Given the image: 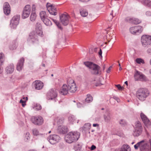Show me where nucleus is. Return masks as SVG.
<instances>
[{
	"instance_id": "obj_1",
	"label": "nucleus",
	"mask_w": 151,
	"mask_h": 151,
	"mask_svg": "<svg viewBox=\"0 0 151 151\" xmlns=\"http://www.w3.org/2000/svg\"><path fill=\"white\" fill-rule=\"evenodd\" d=\"M80 136V134L78 132H70L66 135L65 139L67 142L71 143L77 141Z\"/></svg>"
},
{
	"instance_id": "obj_2",
	"label": "nucleus",
	"mask_w": 151,
	"mask_h": 151,
	"mask_svg": "<svg viewBox=\"0 0 151 151\" xmlns=\"http://www.w3.org/2000/svg\"><path fill=\"white\" fill-rule=\"evenodd\" d=\"M84 64L91 70V73L94 75L101 74L100 67L98 65L90 62H86L84 63Z\"/></svg>"
},
{
	"instance_id": "obj_3",
	"label": "nucleus",
	"mask_w": 151,
	"mask_h": 151,
	"mask_svg": "<svg viewBox=\"0 0 151 151\" xmlns=\"http://www.w3.org/2000/svg\"><path fill=\"white\" fill-rule=\"evenodd\" d=\"M149 92L148 90L145 88L138 89L136 93V97L139 100L143 101L149 96Z\"/></svg>"
},
{
	"instance_id": "obj_4",
	"label": "nucleus",
	"mask_w": 151,
	"mask_h": 151,
	"mask_svg": "<svg viewBox=\"0 0 151 151\" xmlns=\"http://www.w3.org/2000/svg\"><path fill=\"white\" fill-rule=\"evenodd\" d=\"M27 41L29 43L34 45H37L39 43L37 35L35 32H32L29 35L27 39Z\"/></svg>"
},
{
	"instance_id": "obj_5",
	"label": "nucleus",
	"mask_w": 151,
	"mask_h": 151,
	"mask_svg": "<svg viewBox=\"0 0 151 151\" xmlns=\"http://www.w3.org/2000/svg\"><path fill=\"white\" fill-rule=\"evenodd\" d=\"M67 86L69 91L71 93H74L77 90L76 86L74 80L71 78H69L67 81Z\"/></svg>"
},
{
	"instance_id": "obj_6",
	"label": "nucleus",
	"mask_w": 151,
	"mask_h": 151,
	"mask_svg": "<svg viewBox=\"0 0 151 151\" xmlns=\"http://www.w3.org/2000/svg\"><path fill=\"white\" fill-rule=\"evenodd\" d=\"M133 135L135 136H138L141 133L142 128L141 123L137 121L135 123Z\"/></svg>"
},
{
	"instance_id": "obj_7",
	"label": "nucleus",
	"mask_w": 151,
	"mask_h": 151,
	"mask_svg": "<svg viewBox=\"0 0 151 151\" xmlns=\"http://www.w3.org/2000/svg\"><path fill=\"white\" fill-rule=\"evenodd\" d=\"M141 42L144 47L150 45L151 44V36L148 35H143L141 38Z\"/></svg>"
},
{
	"instance_id": "obj_8",
	"label": "nucleus",
	"mask_w": 151,
	"mask_h": 151,
	"mask_svg": "<svg viewBox=\"0 0 151 151\" xmlns=\"http://www.w3.org/2000/svg\"><path fill=\"white\" fill-rule=\"evenodd\" d=\"M143 28L140 26H137L130 27L129 31L130 33L133 35H137L141 33L143 31Z\"/></svg>"
},
{
	"instance_id": "obj_9",
	"label": "nucleus",
	"mask_w": 151,
	"mask_h": 151,
	"mask_svg": "<svg viewBox=\"0 0 151 151\" xmlns=\"http://www.w3.org/2000/svg\"><path fill=\"white\" fill-rule=\"evenodd\" d=\"M20 15H17L14 16L10 21V26L11 28L14 29L16 28L19 23Z\"/></svg>"
},
{
	"instance_id": "obj_10",
	"label": "nucleus",
	"mask_w": 151,
	"mask_h": 151,
	"mask_svg": "<svg viewBox=\"0 0 151 151\" xmlns=\"http://www.w3.org/2000/svg\"><path fill=\"white\" fill-rule=\"evenodd\" d=\"M31 121L34 124L38 125H41L43 123V119L40 116L32 117Z\"/></svg>"
},
{
	"instance_id": "obj_11",
	"label": "nucleus",
	"mask_w": 151,
	"mask_h": 151,
	"mask_svg": "<svg viewBox=\"0 0 151 151\" xmlns=\"http://www.w3.org/2000/svg\"><path fill=\"white\" fill-rule=\"evenodd\" d=\"M31 7L29 5H27L24 8L22 14L23 19H25L28 17L30 13Z\"/></svg>"
},
{
	"instance_id": "obj_12",
	"label": "nucleus",
	"mask_w": 151,
	"mask_h": 151,
	"mask_svg": "<svg viewBox=\"0 0 151 151\" xmlns=\"http://www.w3.org/2000/svg\"><path fill=\"white\" fill-rule=\"evenodd\" d=\"M69 17V16L67 14H63L60 16V22L65 26L68 24Z\"/></svg>"
},
{
	"instance_id": "obj_13",
	"label": "nucleus",
	"mask_w": 151,
	"mask_h": 151,
	"mask_svg": "<svg viewBox=\"0 0 151 151\" xmlns=\"http://www.w3.org/2000/svg\"><path fill=\"white\" fill-rule=\"evenodd\" d=\"M49 142L52 144H54L58 142L60 140V137L56 134L50 135L47 138Z\"/></svg>"
},
{
	"instance_id": "obj_14",
	"label": "nucleus",
	"mask_w": 151,
	"mask_h": 151,
	"mask_svg": "<svg viewBox=\"0 0 151 151\" xmlns=\"http://www.w3.org/2000/svg\"><path fill=\"white\" fill-rule=\"evenodd\" d=\"M57 96V92L55 89H51L47 93V98L49 99H52L55 98Z\"/></svg>"
},
{
	"instance_id": "obj_15",
	"label": "nucleus",
	"mask_w": 151,
	"mask_h": 151,
	"mask_svg": "<svg viewBox=\"0 0 151 151\" xmlns=\"http://www.w3.org/2000/svg\"><path fill=\"white\" fill-rule=\"evenodd\" d=\"M68 131L67 127L64 126H60L58 128V132L60 134H65Z\"/></svg>"
},
{
	"instance_id": "obj_16",
	"label": "nucleus",
	"mask_w": 151,
	"mask_h": 151,
	"mask_svg": "<svg viewBox=\"0 0 151 151\" xmlns=\"http://www.w3.org/2000/svg\"><path fill=\"white\" fill-rule=\"evenodd\" d=\"M24 61V59L23 58H22L19 59L17 65V70L20 71L22 70L23 67Z\"/></svg>"
},
{
	"instance_id": "obj_17",
	"label": "nucleus",
	"mask_w": 151,
	"mask_h": 151,
	"mask_svg": "<svg viewBox=\"0 0 151 151\" xmlns=\"http://www.w3.org/2000/svg\"><path fill=\"white\" fill-rule=\"evenodd\" d=\"M34 86L37 90L42 89L43 86V83L40 81H36L33 82Z\"/></svg>"
},
{
	"instance_id": "obj_18",
	"label": "nucleus",
	"mask_w": 151,
	"mask_h": 151,
	"mask_svg": "<svg viewBox=\"0 0 151 151\" xmlns=\"http://www.w3.org/2000/svg\"><path fill=\"white\" fill-rule=\"evenodd\" d=\"M69 91L67 85L64 84L60 91V93L63 95L67 94Z\"/></svg>"
},
{
	"instance_id": "obj_19",
	"label": "nucleus",
	"mask_w": 151,
	"mask_h": 151,
	"mask_svg": "<svg viewBox=\"0 0 151 151\" xmlns=\"http://www.w3.org/2000/svg\"><path fill=\"white\" fill-rule=\"evenodd\" d=\"M140 116L142 120L145 125L149 124L150 123L149 119L143 113H141Z\"/></svg>"
},
{
	"instance_id": "obj_20",
	"label": "nucleus",
	"mask_w": 151,
	"mask_h": 151,
	"mask_svg": "<svg viewBox=\"0 0 151 151\" xmlns=\"http://www.w3.org/2000/svg\"><path fill=\"white\" fill-rule=\"evenodd\" d=\"M140 151H149V149L145 141L143 140V142L140 149Z\"/></svg>"
},
{
	"instance_id": "obj_21",
	"label": "nucleus",
	"mask_w": 151,
	"mask_h": 151,
	"mask_svg": "<svg viewBox=\"0 0 151 151\" xmlns=\"http://www.w3.org/2000/svg\"><path fill=\"white\" fill-rule=\"evenodd\" d=\"M14 70V66L13 64L9 65L6 68V72L8 73H12Z\"/></svg>"
},
{
	"instance_id": "obj_22",
	"label": "nucleus",
	"mask_w": 151,
	"mask_h": 151,
	"mask_svg": "<svg viewBox=\"0 0 151 151\" xmlns=\"http://www.w3.org/2000/svg\"><path fill=\"white\" fill-rule=\"evenodd\" d=\"M104 117L105 121L107 122H109L110 121L111 118L110 112L107 111L105 114L104 115Z\"/></svg>"
},
{
	"instance_id": "obj_23",
	"label": "nucleus",
	"mask_w": 151,
	"mask_h": 151,
	"mask_svg": "<svg viewBox=\"0 0 151 151\" xmlns=\"http://www.w3.org/2000/svg\"><path fill=\"white\" fill-rule=\"evenodd\" d=\"M40 16L41 19L42 21L43 20L47 18V15L46 12L45 11H42L40 13Z\"/></svg>"
},
{
	"instance_id": "obj_24",
	"label": "nucleus",
	"mask_w": 151,
	"mask_h": 151,
	"mask_svg": "<svg viewBox=\"0 0 151 151\" xmlns=\"http://www.w3.org/2000/svg\"><path fill=\"white\" fill-rule=\"evenodd\" d=\"M48 11L49 13L51 14L54 15H56L57 14V9L56 8L55 6L49 9Z\"/></svg>"
},
{
	"instance_id": "obj_25",
	"label": "nucleus",
	"mask_w": 151,
	"mask_h": 151,
	"mask_svg": "<svg viewBox=\"0 0 151 151\" xmlns=\"http://www.w3.org/2000/svg\"><path fill=\"white\" fill-rule=\"evenodd\" d=\"M48 11L49 13L51 14L54 15H56L57 14V9L56 8L55 6L49 9Z\"/></svg>"
},
{
	"instance_id": "obj_26",
	"label": "nucleus",
	"mask_w": 151,
	"mask_h": 151,
	"mask_svg": "<svg viewBox=\"0 0 151 151\" xmlns=\"http://www.w3.org/2000/svg\"><path fill=\"white\" fill-rule=\"evenodd\" d=\"M80 12L81 15L83 17H86L88 14L87 11L83 8H81L80 9Z\"/></svg>"
},
{
	"instance_id": "obj_27",
	"label": "nucleus",
	"mask_w": 151,
	"mask_h": 151,
	"mask_svg": "<svg viewBox=\"0 0 151 151\" xmlns=\"http://www.w3.org/2000/svg\"><path fill=\"white\" fill-rule=\"evenodd\" d=\"M120 151H130V148L128 145L124 144L121 147Z\"/></svg>"
},
{
	"instance_id": "obj_28",
	"label": "nucleus",
	"mask_w": 151,
	"mask_h": 151,
	"mask_svg": "<svg viewBox=\"0 0 151 151\" xmlns=\"http://www.w3.org/2000/svg\"><path fill=\"white\" fill-rule=\"evenodd\" d=\"M143 142V140L138 142L136 145H134V148L135 149V150H138L139 148L140 150Z\"/></svg>"
},
{
	"instance_id": "obj_29",
	"label": "nucleus",
	"mask_w": 151,
	"mask_h": 151,
	"mask_svg": "<svg viewBox=\"0 0 151 151\" xmlns=\"http://www.w3.org/2000/svg\"><path fill=\"white\" fill-rule=\"evenodd\" d=\"M142 3L144 5L151 8V1L149 0H142Z\"/></svg>"
},
{
	"instance_id": "obj_30",
	"label": "nucleus",
	"mask_w": 151,
	"mask_h": 151,
	"mask_svg": "<svg viewBox=\"0 0 151 151\" xmlns=\"http://www.w3.org/2000/svg\"><path fill=\"white\" fill-rule=\"evenodd\" d=\"M36 16L37 15L35 12H32L30 17V20L32 22L34 21L36 19Z\"/></svg>"
},
{
	"instance_id": "obj_31",
	"label": "nucleus",
	"mask_w": 151,
	"mask_h": 151,
	"mask_svg": "<svg viewBox=\"0 0 151 151\" xmlns=\"http://www.w3.org/2000/svg\"><path fill=\"white\" fill-rule=\"evenodd\" d=\"M42 21L47 26H50L52 25L51 22L47 18L45 19Z\"/></svg>"
},
{
	"instance_id": "obj_32",
	"label": "nucleus",
	"mask_w": 151,
	"mask_h": 151,
	"mask_svg": "<svg viewBox=\"0 0 151 151\" xmlns=\"http://www.w3.org/2000/svg\"><path fill=\"white\" fill-rule=\"evenodd\" d=\"M93 100V98L92 96L89 94L87 95V98L85 99V102L87 103H89L91 102Z\"/></svg>"
},
{
	"instance_id": "obj_33",
	"label": "nucleus",
	"mask_w": 151,
	"mask_h": 151,
	"mask_svg": "<svg viewBox=\"0 0 151 151\" xmlns=\"http://www.w3.org/2000/svg\"><path fill=\"white\" fill-rule=\"evenodd\" d=\"M141 73L140 72H139L138 71H136V73H135L134 75V77L135 80H139Z\"/></svg>"
},
{
	"instance_id": "obj_34",
	"label": "nucleus",
	"mask_w": 151,
	"mask_h": 151,
	"mask_svg": "<svg viewBox=\"0 0 151 151\" xmlns=\"http://www.w3.org/2000/svg\"><path fill=\"white\" fill-rule=\"evenodd\" d=\"M4 55L2 52L0 53V65H2L4 61Z\"/></svg>"
},
{
	"instance_id": "obj_35",
	"label": "nucleus",
	"mask_w": 151,
	"mask_h": 151,
	"mask_svg": "<svg viewBox=\"0 0 151 151\" xmlns=\"http://www.w3.org/2000/svg\"><path fill=\"white\" fill-rule=\"evenodd\" d=\"M64 119L63 117H58L55 119V121L58 124L62 123L64 120Z\"/></svg>"
},
{
	"instance_id": "obj_36",
	"label": "nucleus",
	"mask_w": 151,
	"mask_h": 151,
	"mask_svg": "<svg viewBox=\"0 0 151 151\" xmlns=\"http://www.w3.org/2000/svg\"><path fill=\"white\" fill-rule=\"evenodd\" d=\"M49 18L51 19L53 21L59 28L62 29V28L61 27V24L57 20L50 17H49Z\"/></svg>"
},
{
	"instance_id": "obj_37",
	"label": "nucleus",
	"mask_w": 151,
	"mask_h": 151,
	"mask_svg": "<svg viewBox=\"0 0 151 151\" xmlns=\"http://www.w3.org/2000/svg\"><path fill=\"white\" fill-rule=\"evenodd\" d=\"M32 132L33 134L35 136H37L41 134L39 133L38 129H34L32 130Z\"/></svg>"
},
{
	"instance_id": "obj_38",
	"label": "nucleus",
	"mask_w": 151,
	"mask_h": 151,
	"mask_svg": "<svg viewBox=\"0 0 151 151\" xmlns=\"http://www.w3.org/2000/svg\"><path fill=\"white\" fill-rule=\"evenodd\" d=\"M17 46V43L16 42H14L12 45H11L9 47L10 49L12 50H14L16 49Z\"/></svg>"
},
{
	"instance_id": "obj_39",
	"label": "nucleus",
	"mask_w": 151,
	"mask_h": 151,
	"mask_svg": "<svg viewBox=\"0 0 151 151\" xmlns=\"http://www.w3.org/2000/svg\"><path fill=\"white\" fill-rule=\"evenodd\" d=\"M68 120L70 123H73L75 120V117L73 115H71L69 116Z\"/></svg>"
},
{
	"instance_id": "obj_40",
	"label": "nucleus",
	"mask_w": 151,
	"mask_h": 151,
	"mask_svg": "<svg viewBox=\"0 0 151 151\" xmlns=\"http://www.w3.org/2000/svg\"><path fill=\"white\" fill-rule=\"evenodd\" d=\"M4 13L6 15H9L10 12V8L6 9L5 6L4 7V9H3Z\"/></svg>"
},
{
	"instance_id": "obj_41",
	"label": "nucleus",
	"mask_w": 151,
	"mask_h": 151,
	"mask_svg": "<svg viewBox=\"0 0 151 151\" xmlns=\"http://www.w3.org/2000/svg\"><path fill=\"white\" fill-rule=\"evenodd\" d=\"M141 21L137 19L133 18L132 23L135 24H138L140 23Z\"/></svg>"
},
{
	"instance_id": "obj_42",
	"label": "nucleus",
	"mask_w": 151,
	"mask_h": 151,
	"mask_svg": "<svg viewBox=\"0 0 151 151\" xmlns=\"http://www.w3.org/2000/svg\"><path fill=\"white\" fill-rule=\"evenodd\" d=\"M91 127V124L88 123L85 124L83 126V128L85 129V130L89 129Z\"/></svg>"
},
{
	"instance_id": "obj_43",
	"label": "nucleus",
	"mask_w": 151,
	"mask_h": 151,
	"mask_svg": "<svg viewBox=\"0 0 151 151\" xmlns=\"http://www.w3.org/2000/svg\"><path fill=\"white\" fill-rule=\"evenodd\" d=\"M136 61L138 64H141V63L144 64L145 62L144 60L141 58H137L136 60Z\"/></svg>"
},
{
	"instance_id": "obj_44",
	"label": "nucleus",
	"mask_w": 151,
	"mask_h": 151,
	"mask_svg": "<svg viewBox=\"0 0 151 151\" xmlns=\"http://www.w3.org/2000/svg\"><path fill=\"white\" fill-rule=\"evenodd\" d=\"M81 147L79 144L74 146V149L76 151H80Z\"/></svg>"
},
{
	"instance_id": "obj_45",
	"label": "nucleus",
	"mask_w": 151,
	"mask_h": 151,
	"mask_svg": "<svg viewBox=\"0 0 151 151\" xmlns=\"http://www.w3.org/2000/svg\"><path fill=\"white\" fill-rule=\"evenodd\" d=\"M54 6H55L49 3H47L46 4V7L47 10Z\"/></svg>"
},
{
	"instance_id": "obj_46",
	"label": "nucleus",
	"mask_w": 151,
	"mask_h": 151,
	"mask_svg": "<svg viewBox=\"0 0 151 151\" xmlns=\"http://www.w3.org/2000/svg\"><path fill=\"white\" fill-rule=\"evenodd\" d=\"M145 79V75L143 74L142 73L140 75V77L139 79V80L141 81H143Z\"/></svg>"
},
{
	"instance_id": "obj_47",
	"label": "nucleus",
	"mask_w": 151,
	"mask_h": 151,
	"mask_svg": "<svg viewBox=\"0 0 151 151\" xmlns=\"http://www.w3.org/2000/svg\"><path fill=\"white\" fill-rule=\"evenodd\" d=\"M133 18H130V17H127L125 19L126 21L132 23Z\"/></svg>"
},
{
	"instance_id": "obj_48",
	"label": "nucleus",
	"mask_w": 151,
	"mask_h": 151,
	"mask_svg": "<svg viewBox=\"0 0 151 151\" xmlns=\"http://www.w3.org/2000/svg\"><path fill=\"white\" fill-rule=\"evenodd\" d=\"M5 6L6 9L10 8V5L7 2H5L4 3L3 5V9H4V7Z\"/></svg>"
},
{
	"instance_id": "obj_49",
	"label": "nucleus",
	"mask_w": 151,
	"mask_h": 151,
	"mask_svg": "<svg viewBox=\"0 0 151 151\" xmlns=\"http://www.w3.org/2000/svg\"><path fill=\"white\" fill-rule=\"evenodd\" d=\"M120 124L122 126H124L126 124L125 121L123 119H121L119 122Z\"/></svg>"
},
{
	"instance_id": "obj_50",
	"label": "nucleus",
	"mask_w": 151,
	"mask_h": 151,
	"mask_svg": "<svg viewBox=\"0 0 151 151\" xmlns=\"http://www.w3.org/2000/svg\"><path fill=\"white\" fill-rule=\"evenodd\" d=\"M115 86L119 90H122L124 88L123 87L121 86L119 84L115 85Z\"/></svg>"
},
{
	"instance_id": "obj_51",
	"label": "nucleus",
	"mask_w": 151,
	"mask_h": 151,
	"mask_svg": "<svg viewBox=\"0 0 151 151\" xmlns=\"http://www.w3.org/2000/svg\"><path fill=\"white\" fill-rule=\"evenodd\" d=\"M25 102V100H22V99H21L20 100V102L22 104V105L23 106V107H24V106L26 105Z\"/></svg>"
},
{
	"instance_id": "obj_52",
	"label": "nucleus",
	"mask_w": 151,
	"mask_h": 151,
	"mask_svg": "<svg viewBox=\"0 0 151 151\" xmlns=\"http://www.w3.org/2000/svg\"><path fill=\"white\" fill-rule=\"evenodd\" d=\"M42 107L39 104H36V107L35 108L37 110H40L41 109Z\"/></svg>"
},
{
	"instance_id": "obj_53",
	"label": "nucleus",
	"mask_w": 151,
	"mask_h": 151,
	"mask_svg": "<svg viewBox=\"0 0 151 151\" xmlns=\"http://www.w3.org/2000/svg\"><path fill=\"white\" fill-rule=\"evenodd\" d=\"M98 54L99 57L100 58H101L102 57V51L101 49H100L99 51L98 52Z\"/></svg>"
},
{
	"instance_id": "obj_54",
	"label": "nucleus",
	"mask_w": 151,
	"mask_h": 151,
	"mask_svg": "<svg viewBox=\"0 0 151 151\" xmlns=\"http://www.w3.org/2000/svg\"><path fill=\"white\" fill-rule=\"evenodd\" d=\"M29 136L30 134L29 132H27L26 133L25 136V137H26L27 140L30 139Z\"/></svg>"
},
{
	"instance_id": "obj_55",
	"label": "nucleus",
	"mask_w": 151,
	"mask_h": 151,
	"mask_svg": "<svg viewBox=\"0 0 151 151\" xmlns=\"http://www.w3.org/2000/svg\"><path fill=\"white\" fill-rule=\"evenodd\" d=\"M113 98L116 100L118 102H120V100L119 98L116 96H113Z\"/></svg>"
},
{
	"instance_id": "obj_56",
	"label": "nucleus",
	"mask_w": 151,
	"mask_h": 151,
	"mask_svg": "<svg viewBox=\"0 0 151 151\" xmlns=\"http://www.w3.org/2000/svg\"><path fill=\"white\" fill-rule=\"evenodd\" d=\"M145 14L148 17L151 16V12L149 11H147L146 12Z\"/></svg>"
},
{
	"instance_id": "obj_57",
	"label": "nucleus",
	"mask_w": 151,
	"mask_h": 151,
	"mask_svg": "<svg viewBox=\"0 0 151 151\" xmlns=\"http://www.w3.org/2000/svg\"><path fill=\"white\" fill-rule=\"evenodd\" d=\"M36 6L34 4H33L32 5V12H35V11L36 10Z\"/></svg>"
},
{
	"instance_id": "obj_58",
	"label": "nucleus",
	"mask_w": 151,
	"mask_h": 151,
	"mask_svg": "<svg viewBox=\"0 0 151 151\" xmlns=\"http://www.w3.org/2000/svg\"><path fill=\"white\" fill-rule=\"evenodd\" d=\"M147 52L149 55H151V47L148 49L147 50Z\"/></svg>"
},
{
	"instance_id": "obj_59",
	"label": "nucleus",
	"mask_w": 151,
	"mask_h": 151,
	"mask_svg": "<svg viewBox=\"0 0 151 151\" xmlns=\"http://www.w3.org/2000/svg\"><path fill=\"white\" fill-rule=\"evenodd\" d=\"M37 34L39 36H42V32L40 30L39 32H38L37 31Z\"/></svg>"
},
{
	"instance_id": "obj_60",
	"label": "nucleus",
	"mask_w": 151,
	"mask_h": 151,
	"mask_svg": "<svg viewBox=\"0 0 151 151\" xmlns=\"http://www.w3.org/2000/svg\"><path fill=\"white\" fill-rule=\"evenodd\" d=\"M96 148V147L94 145H92L91 147L90 150H93Z\"/></svg>"
},
{
	"instance_id": "obj_61",
	"label": "nucleus",
	"mask_w": 151,
	"mask_h": 151,
	"mask_svg": "<svg viewBox=\"0 0 151 151\" xmlns=\"http://www.w3.org/2000/svg\"><path fill=\"white\" fill-rule=\"evenodd\" d=\"M104 84L103 83H97L95 84V85L96 86H100Z\"/></svg>"
},
{
	"instance_id": "obj_62",
	"label": "nucleus",
	"mask_w": 151,
	"mask_h": 151,
	"mask_svg": "<svg viewBox=\"0 0 151 151\" xmlns=\"http://www.w3.org/2000/svg\"><path fill=\"white\" fill-rule=\"evenodd\" d=\"M112 68L111 66H110L108 69L106 70V72L108 73H109L111 71V69Z\"/></svg>"
},
{
	"instance_id": "obj_63",
	"label": "nucleus",
	"mask_w": 151,
	"mask_h": 151,
	"mask_svg": "<svg viewBox=\"0 0 151 151\" xmlns=\"http://www.w3.org/2000/svg\"><path fill=\"white\" fill-rule=\"evenodd\" d=\"M79 1L82 2H86L89 1L90 0H79Z\"/></svg>"
},
{
	"instance_id": "obj_64",
	"label": "nucleus",
	"mask_w": 151,
	"mask_h": 151,
	"mask_svg": "<svg viewBox=\"0 0 151 151\" xmlns=\"http://www.w3.org/2000/svg\"><path fill=\"white\" fill-rule=\"evenodd\" d=\"M99 125L97 124H93V126L94 127H96L98 126Z\"/></svg>"
}]
</instances>
